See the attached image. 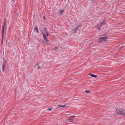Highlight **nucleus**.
<instances>
[{"label":"nucleus","instance_id":"nucleus-17","mask_svg":"<svg viewBox=\"0 0 125 125\" xmlns=\"http://www.w3.org/2000/svg\"><path fill=\"white\" fill-rule=\"evenodd\" d=\"M85 92L86 93H88L90 92L89 91L87 90H86L85 91Z\"/></svg>","mask_w":125,"mask_h":125},{"label":"nucleus","instance_id":"nucleus-25","mask_svg":"<svg viewBox=\"0 0 125 125\" xmlns=\"http://www.w3.org/2000/svg\"><path fill=\"white\" fill-rule=\"evenodd\" d=\"M91 1H94V0H91Z\"/></svg>","mask_w":125,"mask_h":125},{"label":"nucleus","instance_id":"nucleus-6","mask_svg":"<svg viewBox=\"0 0 125 125\" xmlns=\"http://www.w3.org/2000/svg\"><path fill=\"white\" fill-rule=\"evenodd\" d=\"M102 25L103 24L102 23H99L97 26V28L99 30L100 28L102 27Z\"/></svg>","mask_w":125,"mask_h":125},{"label":"nucleus","instance_id":"nucleus-21","mask_svg":"<svg viewBox=\"0 0 125 125\" xmlns=\"http://www.w3.org/2000/svg\"><path fill=\"white\" fill-rule=\"evenodd\" d=\"M76 117V116H71L70 117V118H72L73 117Z\"/></svg>","mask_w":125,"mask_h":125},{"label":"nucleus","instance_id":"nucleus-7","mask_svg":"<svg viewBox=\"0 0 125 125\" xmlns=\"http://www.w3.org/2000/svg\"><path fill=\"white\" fill-rule=\"evenodd\" d=\"M77 30L75 28L74 29H72L71 30V31L72 32H73L75 33H76Z\"/></svg>","mask_w":125,"mask_h":125},{"label":"nucleus","instance_id":"nucleus-8","mask_svg":"<svg viewBox=\"0 0 125 125\" xmlns=\"http://www.w3.org/2000/svg\"><path fill=\"white\" fill-rule=\"evenodd\" d=\"M74 120V118H70V119H68L67 121L68 122H73Z\"/></svg>","mask_w":125,"mask_h":125},{"label":"nucleus","instance_id":"nucleus-4","mask_svg":"<svg viewBox=\"0 0 125 125\" xmlns=\"http://www.w3.org/2000/svg\"><path fill=\"white\" fill-rule=\"evenodd\" d=\"M4 63L3 64L2 66V71L3 72H4L5 70V67L6 66V61H3Z\"/></svg>","mask_w":125,"mask_h":125},{"label":"nucleus","instance_id":"nucleus-18","mask_svg":"<svg viewBox=\"0 0 125 125\" xmlns=\"http://www.w3.org/2000/svg\"><path fill=\"white\" fill-rule=\"evenodd\" d=\"M46 33V35L47 36H47L49 35V34L48 33V31H47V33Z\"/></svg>","mask_w":125,"mask_h":125},{"label":"nucleus","instance_id":"nucleus-22","mask_svg":"<svg viewBox=\"0 0 125 125\" xmlns=\"http://www.w3.org/2000/svg\"><path fill=\"white\" fill-rule=\"evenodd\" d=\"M43 18L44 20L45 19V17L44 16H43Z\"/></svg>","mask_w":125,"mask_h":125},{"label":"nucleus","instance_id":"nucleus-13","mask_svg":"<svg viewBox=\"0 0 125 125\" xmlns=\"http://www.w3.org/2000/svg\"><path fill=\"white\" fill-rule=\"evenodd\" d=\"M36 65L38 69H39L41 68V67L38 63H37L36 64Z\"/></svg>","mask_w":125,"mask_h":125},{"label":"nucleus","instance_id":"nucleus-5","mask_svg":"<svg viewBox=\"0 0 125 125\" xmlns=\"http://www.w3.org/2000/svg\"><path fill=\"white\" fill-rule=\"evenodd\" d=\"M6 19L4 20V25L3 26V27L2 28V34H3L4 33V29L5 28V21Z\"/></svg>","mask_w":125,"mask_h":125},{"label":"nucleus","instance_id":"nucleus-23","mask_svg":"<svg viewBox=\"0 0 125 125\" xmlns=\"http://www.w3.org/2000/svg\"><path fill=\"white\" fill-rule=\"evenodd\" d=\"M12 1L14 2H15V0H12Z\"/></svg>","mask_w":125,"mask_h":125},{"label":"nucleus","instance_id":"nucleus-3","mask_svg":"<svg viewBox=\"0 0 125 125\" xmlns=\"http://www.w3.org/2000/svg\"><path fill=\"white\" fill-rule=\"evenodd\" d=\"M116 113L120 115H125V112L123 110H120L119 109H117L116 111Z\"/></svg>","mask_w":125,"mask_h":125},{"label":"nucleus","instance_id":"nucleus-20","mask_svg":"<svg viewBox=\"0 0 125 125\" xmlns=\"http://www.w3.org/2000/svg\"><path fill=\"white\" fill-rule=\"evenodd\" d=\"M58 47H56L55 48H54V50H56V49H58Z\"/></svg>","mask_w":125,"mask_h":125},{"label":"nucleus","instance_id":"nucleus-24","mask_svg":"<svg viewBox=\"0 0 125 125\" xmlns=\"http://www.w3.org/2000/svg\"><path fill=\"white\" fill-rule=\"evenodd\" d=\"M104 36V34H103L101 35V36Z\"/></svg>","mask_w":125,"mask_h":125},{"label":"nucleus","instance_id":"nucleus-10","mask_svg":"<svg viewBox=\"0 0 125 125\" xmlns=\"http://www.w3.org/2000/svg\"><path fill=\"white\" fill-rule=\"evenodd\" d=\"M64 11V10H61L60 11L58 12V13L60 15H62Z\"/></svg>","mask_w":125,"mask_h":125},{"label":"nucleus","instance_id":"nucleus-9","mask_svg":"<svg viewBox=\"0 0 125 125\" xmlns=\"http://www.w3.org/2000/svg\"><path fill=\"white\" fill-rule=\"evenodd\" d=\"M34 29L36 31L37 33H39V31L38 30V28L37 26H36L34 28Z\"/></svg>","mask_w":125,"mask_h":125},{"label":"nucleus","instance_id":"nucleus-12","mask_svg":"<svg viewBox=\"0 0 125 125\" xmlns=\"http://www.w3.org/2000/svg\"><path fill=\"white\" fill-rule=\"evenodd\" d=\"M90 75L91 77H94V78H96L97 77V75L94 74H90Z\"/></svg>","mask_w":125,"mask_h":125},{"label":"nucleus","instance_id":"nucleus-19","mask_svg":"<svg viewBox=\"0 0 125 125\" xmlns=\"http://www.w3.org/2000/svg\"><path fill=\"white\" fill-rule=\"evenodd\" d=\"M106 23V22L105 21H103L102 22V24H103V25L104 24H105Z\"/></svg>","mask_w":125,"mask_h":125},{"label":"nucleus","instance_id":"nucleus-2","mask_svg":"<svg viewBox=\"0 0 125 125\" xmlns=\"http://www.w3.org/2000/svg\"><path fill=\"white\" fill-rule=\"evenodd\" d=\"M108 37L106 36L104 37H102L98 39V42L100 43L103 42H106V40L108 39Z\"/></svg>","mask_w":125,"mask_h":125},{"label":"nucleus","instance_id":"nucleus-1","mask_svg":"<svg viewBox=\"0 0 125 125\" xmlns=\"http://www.w3.org/2000/svg\"><path fill=\"white\" fill-rule=\"evenodd\" d=\"M43 31H42V33L43 34V37L44 40L47 42H49V40L47 39V36L46 34L45 33L47 32V31L46 30V28L45 27H43Z\"/></svg>","mask_w":125,"mask_h":125},{"label":"nucleus","instance_id":"nucleus-11","mask_svg":"<svg viewBox=\"0 0 125 125\" xmlns=\"http://www.w3.org/2000/svg\"><path fill=\"white\" fill-rule=\"evenodd\" d=\"M2 41L1 42V43H2L3 41V38H4V33L3 34H2Z\"/></svg>","mask_w":125,"mask_h":125},{"label":"nucleus","instance_id":"nucleus-15","mask_svg":"<svg viewBox=\"0 0 125 125\" xmlns=\"http://www.w3.org/2000/svg\"><path fill=\"white\" fill-rule=\"evenodd\" d=\"M58 106H59V107H65L66 105H58Z\"/></svg>","mask_w":125,"mask_h":125},{"label":"nucleus","instance_id":"nucleus-14","mask_svg":"<svg viewBox=\"0 0 125 125\" xmlns=\"http://www.w3.org/2000/svg\"><path fill=\"white\" fill-rule=\"evenodd\" d=\"M82 26V25H78L77 27H75V28L77 30V29L78 28H79V27L81 26Z\"/></svg>","mask_w":125,"mask_h":125},{"label":"nucleus","instance_id":"nucleus-16","mask_svg":"<svg viewBox=\"0 0 125 125\" xmlns=\"http://www.w3.org/2000/svg\"><path fill=\"white\" fill-rule=\"evenodd\" d=\"M52 108H53L52 107L50 108H48L47 110L49 111H50L52 109Z\"/></svg>","mask_w":125,"mask_h":125}]
</instances>
